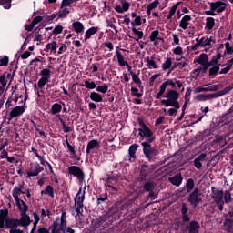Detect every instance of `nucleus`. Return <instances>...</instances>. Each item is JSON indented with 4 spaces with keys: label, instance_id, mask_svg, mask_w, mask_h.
Instances as JSON below:
<instances>
[{
    "label": "nucleus",
    "instance_id": "nucleus-54",
    "mask_svg": "<svg viewBox=\"0 0 233 233\" xmlns=\"http://www.w3.org/2000/svg\"><path fill=\"white\" fill-rule=\"evenodd\" d=\"M131 76L132 80L134 81V83H136V85H141V79L136 75V73L131 72Z\"/></svg>",
    "mask_w": 233,
    "mask_h": 233
},
{
    "label": "nucleus",
    "instance_id": "nucleus-28",
    "mask_svg": "<svg viewBox=\"0 0 233 233\" xmlns=\"http://www.w3.org/2000/svg\"><path fill=\"white\" fill-rule=\"evenodd\" d=\"M94 148H99V142L97 140H91L88 142L86 154H90V150H94Z\"/></svg>",
    "mask_w": 233,
    "mask_h": 233
},
{
    "label": "nucleus",
    "instance_id": "nucleus-60",
    "mask_svg": "<svg viewBox=\"0 0 233 233\" xmlns=\"http://www.w3.org/2000/svg\"><path fill=\"white\" fill-rule=\"evenodd\" d=\"M131 24L133 26H141V16H137Z\"/></svg>",
    "mask_w": 233,
    "mask_h": 233
},
{
    "label": "nucleus",
    "instance_id": "nucleus-46",
    "mask_svg": "<svg viewBox=\"0 0 233 233\" xmlns=\"http://www.w3.org/2000/svg\"><path fill=\"white\" fill-rule=\"evenodd\" d=\"M96 90V92H100V94H106V92H108V86L106 84L98 86Z\"/></svg>",
    "mask_w": 233,
    "mask_h": 233
},
{
    "label": "nucleus",
    "instance_id": "nucleus-24",
    "mask_svg": "<svg viewBox=\"0 0 233 233\" xmlns=\"http://www.w3.org/2000/svg\"><path fill=\"white\" fill-rule=\"evenodd\" d=\"M137 148H139V146L137 144H133L129 147V161H133L134 159H136V152H137Z\"/></svg>",
    "mask_w": 233,
    "mask_h": 233
},
{
    "label": "nucleus",
    "instance_id": "nucleus-11",
    "mask_svg": "<svg viewBox=\"0 0 233 233\" xmlns=\"http://www.w3.org/2000/svg\"><path fill=\"white\" fill-rule=\"evenodd\" d=\"M25 110L26 108L25 107V106H17L14 107L9 114L8 121L10 122L12 119L21 117V116L25 114Z\"/></svg>",
    "mask_w": 233,
    "mask_h": 233
},
{
    "label": "nucleus",
    "instance_id": "nucleus-35",
    "mask_svg": "<svg viewBox=\"0 0 233 233\" xmlns=\"http://www.w3.org/2000/svg\"><path fill=\"white\" fill-rule=\"evenodd\" d=\"M42 196H50V198H54V187L52 186H46L44 190L41 191Z\"/></svg>",
    "mask_w": 233,
    "mask_h": 233
},
{
    "label": "nucleus",
    "instance_id": "nucleus-41",
    "mask_svg": "<svg viewBox=\"0 0 233 233\" xmlns=\"http://www.w3.org/2000/svg\"><path fill=\"white\" fill-rule=\"evenodd\" d=\"M66 50H68L66 44H64V43L58 44V51H56L58 56H61V54H65Z\"/></svg>",
    "mask_w": 233,
    "mask_h": 233
},
{
    "label": "nucleus",
    "instance_id": "nucleus-49",
    "mask_svg": "<svg viewBox=\"0 0 233 233\" xmlns=\"http://www.w3.org/2000/svg\"><path fill=\"white\" fill-rule=\"evenodd\" d=\"M67 145V148L69 150V152L71 153V155L73 156V157H75V159H77V154L76 153V149L74 148V147L72 145H70V143H66Z\"/></svg>",
    "mask_w": 233,
    "mask_h": 233
},
{
    "label": "nucleus",
    "instance_id": "nucleus-48",
    "mask_svg": "<svg viewBox=\"0 0 233 233\" xmlns=\"http://www.w3.org/2000/svg\"><path fill=\"white\" fill-rule=\"evenodd\" d=\"M186 187L187 192H192V190L194 189V180L192 178H189L187 181Z\"/></svg>",
    "mask_w": 233,
    "mask_h": 233
},
{
    "label": "nucleus",
    "instance_id": "nucleus-19",
    "mask_svg": "<svg viewBox=\"0 0 233 233\" xmlns=\"http://www.w3.org/2000/svg\"><path fill=\"white\" fill-rule=\"evenodd\" d=\"M68 170L72 176H76L78 179H83V171L76 166H71Z\"/></svg>",
    "mask_w": 233,
    "mask_h": 233
},
{
    "label": "nucleus",
    "instance_id": "nucleus-10",
    "mask_svg": "<svg viewBox=\"0 0 233 233\" xmlns=\"http://www.w3.org/2000/svg\"><path fill=\"white\" fill-rule=\"evenodd\" d=\"M151 142H142V147H143V152L147 157V159H150L152 156H157V150L154 149L152 146L150 145Z\"/></svg>",
    "mask_w": 233,
    "mask_h": 233
},
{
    "label": "nucleus",
    "instance_id": "nucleus-12",
    "mask_svg": "<svg viewBox=\"0 0 233 233\" xmlns=\"http://www.w3.org/2000/svg\"><path fill=\"white\" fill-rule=\"evenodd\" d=\"M218 86L207 84L202 85L195 89L194 94H201V92H218Z\"/></svg>",
    "mask_w": 233,
    "mask_h": 233
},
{
    "label": "nucleus",
    "instance_id": "nucleus-50",
    "mask_svg": "<svg viewBox=\"0 0 233 233\" xmlns=\"http://www.w3.org/2000/svg\"><path fill=\"white\" fill-rule=\"evenodd\" d=\"M224 200L225 203H230L232 201V195L230 194V191H225Z\"/></svg>",
    "mask_w": 233,
    "mask_h": 233
},
{
    "label": "nucleus",
    "instance_id": "nucleus-61",
    "mask_svg": "<svg viewBox=\"0 0 233 233\" xmlns=\"http://www.w3.org/2000/svg\"><path fill=\"white\" fill-rule=\"evenodd\" d=\"M8 157V151L6 149L0 150V159H6Z\"/></svg>",
    "mask_w": 233,
    "mask_h": 233
},
{
    "label": "nucleus",
    "instance_id": "nucleus-52",
    "mask_svg": "<svg viewBox=\"0 0 233 233\" xmlns=\"http://www.w3.org/2000/svg\"><path fill=\"white\" fill-rule=\"evenodd\" d=\"M68 14H70V11H68V8H64V9L62 10V12H60V13L58 14V17H59L60 19H63V18L66 17V15H68Z\"/></svg>",
    "mask_w": 233,
    "mask_h": 233
},
{
    "label": "nucleus",
    "instance_id": "nucleus-56",
    "mask_svg": "<svg viewBox=\"0 0 233 233\" xmlns=\"http://www.w3.org/2000/svg\"><path fill=\"white\" fill-rule=\"evenodd\" d=\"M46 83H48V80H46V78H40L38 80V84H37V86L38 88H43V86H45V85H46Z\"/></svg>",
    "mask_w": 233,
    "mask_h": 233
},
{
    "label": "nucleus",
    "instance_id": "nucleus-55",
    "mask_svg": "<svg viewBox=\"0 0 233 233\" xmlns=\"http://www.w3.org/2000/svg\"><path fill=\"white\" fill-rule=\"evenodd\" d=\"M173 54H175V56H183V47L177 46L173 49Z\"/></svg>",
    "mask_w": 233,
    "mask_h": 233
},
{
    "label": "nucleus",
    "instance_id": "nucleus-34",
    "mask_svg": "<svg viewBox=\"0 0 233 233\" xmlns=\"http://www.w3.org/2000/svg\"><path fill=\"white\" fill-rule=\"evenodd\" d=\"M178 6H179V3H177L173 6L169 7V13L167 15V19H168L169 21L172 20V17H174L176 14V10H177Z\"/></svg>",
    "mask_w": 233,
    "mask_h": 233
},
{
    "label": "nucleus",
    "instance_id": "nucleus-7",
    "mask_svg": "<svg viewBox=\"0 0 233 233\" xmlns=\"http://www.w3.org/2000/svg\"><path fill=\"white\" fill-rule=\"evenodd\" d=\"M196 44L190 46V50H198V48H205V46H212L214 45V37L212 36H204L202 38H197Z\"/></svg>",
    "mask_w": 233,
    "mask_h": 233
},
{
    "label": "nucleus",
    "instance_id": "nucleus-42",
    "mask_svg": "<svg viewBox=\"0 0 233 233\" xmlns=\"http://www.w3.org/2000/svg\"><path fill=\"white\" fill-rule=\"evenodd\" d=\"M172 68V58H167L166 61L162 64L163 70H168Z\"/></svg>",
    "mask_w": 233,
    "mask_h": 233
},
{
    "label": "nucleus",
    "instance_id": "nucleus-36",
    "mask_svg": "<svg viewBox=\"0 0 233 233\" xmlns=\"http://www.w3.org/2000/svg\"><path fill=\"white\" fill-rule=\"evenodd\" d=\"M116 59L120 66H127V65H128V62L125 61V57L119 51H116Z\"/></svg>",
    "mask_w": 233,
    "mask_h": 233
},
{
    "label": "nucleus",
    "instance_id": "nucleus-4",
    "mask_svg": "<svg viewBox=\"0 0 233 233\" xmlns=\"http://www.w3.org/2000/svg\"><path fill=\"white\" fill-rule=\"evenodd\" d=\"M86 192V186L84 187H80L76 196L74 198V201H75L74 208L76 212V216H81L83 214V207H85L83 202L85 201Z\"/></svg>",
    "mask_w": 233,
    "mask_h": 233
},
{
    "label": "nucleus",
    "instance_id": "nucleus-40",
    "mask_svg": "<svg viewBox=\"0 0 233 233\" xmlns=\"http://www.w3.org/2000/svg\"><path fill=\"white\" fill-rule=\"evenodd\" d=\"M0 5L5 10H10L12 8V0H0Z\"/></svg>",
    "mask_w": 233,
    "mask_h": 233
},
{
    "label": "nucleus",
    "instance_id": "nucleus-2",
    "mask_svg": "<svg viewBox=\"0 0 233 233\" xmlns=\"http://www.w3.org/2000/svg\"><path fill=\"white\" fill-rule=\"evenodd\" d=\"M5 223L6 228H15L19 225L17 219L8 218V209L6 208L0 210V228H5Z\"/></svg>",
    "mask_w": 233,
    "mask_h": 233
},
{
    "label": "nucleus",
    "instance_id": "nucleus-17",
    "mask_svg": "<svg viewBox=\"0 0 233 233\" xmlns=\"http://www.w3.org/2000/svg\"><path fill=\"white\" fill-rule=\"evenodd\" d=\"M120 3L121 5H117L115 7L117 14H124V12H128V10H130V4L126 0H121Z\"/></svg>",
    "mask_w": 233,
    "mask_h": 233
},
{
    "label": "nucleus",
    "instance_id": "nucleus-32",
    "mask_svg": "<svg viewBox=\"0 0 233 233\" xmlns=\"http://www.w3.org/2000/svg\"><path fill=\"white\" fill-rule=\"evenodd\" d=\"M214 97H217V96H214V95H212V94H210V95L200 94V95H198L197 96H195V100L196 101H208V99H214Z\"/></svg>",
    "mask_w": 233,
    "mask_h": 233
},
{
    "label": "nucleus",
    "instance_id": "nucleus-53",
    "mask_svg": "<svg viewBox=\"0 0 233 233\" xmlns=\"http://www.w3.org/2000/svg\"><path fill=\"white\" fill-rule=\"evenodd\" d=\"M157 6H159V0H154L147 5V8H149V10H154V8H157Z\"/></svg>",
    "mask_w": 233,
    "mask_h": 233
},
{
    "label": "nucleus",
    "instance_id": "nucleus-14",
    "mask_svg": "<svg viewBox=\"0 0 233 233\" xmlns=\"http://www.w3.org/2000/svg\"><path fill=\"white\" fill-rule=\"evenodd\" d=\"M201 195L199 194V190L196 188L188 197L187 201L190 205L198 207L201 201Z\"/></svg>",
    "mask_w": 233,
    "mask_h": 233
},
{
    "label": "nucleus",
    "instance_id": "nucleus-21",
    "mask_svg": "<svg viewBox=\"0 0 233 233\" xmlns=\"http://www.w3.org/2000/svg\"><path fill=\"white\" fill-rule=\"evenodd\" d=\"M169 181L172 185H175L176 187H179L181 183H183V177L181 176V173H177L173 177H170Z\"/></svg>",
    "mask_w": 233,
    "mask_h": 233
},
{
    "label": "nucleus",
    "instance_id": "nucleus-33",
    "mask_svg": "<svg viewBox=\"0 0 233 233\" xmlns=\"http://www.w3.org/2000/svg\"><path fill=\"white\" fill-rule=\"evenodd\" d=\"M89 97L90 100L95 101V103H101L103 101V96L99 93L92 92Z\"/></svg>",
    "mask_w": 233,
    "mask_h": 233
},
{
    "label": "nucleus",
    "instance_id": "nucleus-9",
    "mask_svg": "<svg viewBox=\"0 0 233 233\" xmlns=\"http://www.w3.org/2000/svg\"><path fill=\"white\" fill-rule=\"evenodd\" d=\"M211 196L214 201L217 203L218 210H223V205H225L223 202V191L212 187Z\"/></svg>",
    "mask_w": 233,
    "mask_h": 233
},
{
    "label": "nucleus",
    "instance_id": "nucleus-5",
    "mask_svg": "<svg viewBox=\"0 0 233 233\" xmlns=\"http://www.w3.org/2000/svg\"><path fill=\"white\" fill-rule=\"evenodd\" d=\"M227 8V3L223 1H216L209 3V10L205 11L206 15H216L222 14Z\"/></svg>",
    "mask_w": 233,
    "mask_h": 233
},
{
    "label": "nucleus",
    "instance_id": "nucleus-62",
    "mask_svg": "<svg viewBox=\"0 0 233 233\" xmlns=\"http://www.w3.org/2000/svg\"><path fill=\"white\" fill-rule=\"evenodd\" d=\"M179 108H181V107L169 108L167 111L168 116H176V114H177V111L179 110Z\"/></svg>",
    "mask_w": 233,
    "mask_h": 233
},
{
    "label": "nucleus",
    "instance_id": "nucleus-26",
    "mask_svg": "<svg viewBox=\"0 0 233 233\" xmlns=\"http://www.w3.org/2000/svg\"><path fill=\"white\" fill-rule=\"evenodd\" d=\"M149 39L152 43H154V45H157V41H163L162 37H159V31L158 30H155L151 33Z\"/></svg>",
    "mask_w": 233,
    "mask_h": 233
},
{
    "label": "nucleus",
    "instance_id": "nucleus-1",
    "mask_svg": "<svg viewBox=\"0 0 233 233\" xmlns=\"http://www.w3.org/2000/svg\"><path fill=\"white\" fill-rule=\"evenodd\" d=\"M167 100H161V105H164V106H173V108H181V106L179 105V102L177 99H179V93L176 90H169L166 96Z\"/></svg>",
    "mask_w": 233,
    "mask_h": 233
},
{
    "label": "nucleus",
    "instance_id": "nucleus-43",
    "mask_svg": "<svg viewBox=\"0 0 233 233\" xmlns=\"http://www.w3.org/2000/svg\"><path fill=\"white\" fill-rule=\"evenodd\" d=\"M144 188L147 192H150V196L153 197L154 193H152V190H154V183L147 182L145 184Z\"/></svg>",
    "mask_w": 233,
    "mask_h": 233
},
{
    "label": "nucleus",
    "instance_id": "nucleus-57",
    "mask_svg": "<svg viewBox=\"0 0 233 233\" xmlns=\"http://www.w3.org/2000/svg\"><path fill=\"white\" fill-rule=\"evenodd\" d=\"M131 92H132L133 96H135V97H142V96H143L141 93H139V89L136 88V87H132Z\"/></svg>",
    "mask_w": 233,
    "mask_h": 233
},
{
    "label": "nucleus",
    "instance_id": "nucleus-8",
    "mask_svg": "<svg viewBox=\"0 0 233 233\" xmlns=\"http://www.w3.org/2000/svg\"><path fill=\"white\" fill-rule=\"evenodd\" d=\"M66 230V213L63 212L61 215V222L60 224L57 221H55L51 226L52 233H65Z\"/></svg>",
    "mask_w": 233,
    "mask_h": 233
},
{
    "label": "nucleus",
    "instance_id": "nucleus-31",
    "mask_svg": "<svg viewBox=\"0 0 233 233\" xmlns=\"http://www.w3.org/2000/svg\"><path fill=\"white\" fill-rule=\"evenodd\" d=\"M99 30V27H91L85 33V41H88L92 35H94L97 31Z\"/></svg>",
    "mask_w": 233,
    "mask_h": 233
},
{
    "label": "nucleus",
    "instance_id": "nucleus-27",
    "mask_svg": "<svg viewBox=\"0 0 233 233\" xmlns=\"http://www.w3.org/2000/svg\"><path fill=\"white\" fill-rule=\"evenodd\" d=\"M216 25V20L213 17H208L206 19V25L205 28L208 32H210L212 28Z\"/></svg>",
    "mask_w": 233,
    "mask_h": 233
},
{
    "label": "nucleus",
    "instance_id": "nucleus-29",
    "mask_svg": "<svg viewBox=\"0 0 233 233\" xmlns=\"http://www.w3.org/2000/svg\"><path fill=\"white\" fill-rule=\"evenodd\" d=\"M145 61L147 63V66L149 70L157 69V64H156V61H154V58H150L149 56H147L145 58Z\"/></svg>",
    "mask_w": 233,
    "mask_h": 233
},
{
    "label": "nucleus",
    "instance_id": "nucleus-20",
    "mask_svg": "<svg viewBox=\"0 0 233 233\" xmlns=\"http://www.w3.org/2000/svg\"><path fill=\"white\" fill-rule=\"evenodd\" d=\"M23 188H25V187L23 185L15 187L13 188L12 196H13L15 201H19L21 199V198H19V196H21V194H23Z\"/></svg>",
    "mask_w": 233,
    "mask_h": 233
},
{
    "label": "nucleus",
    "instance_id": "nucleus-58",
    "mask_svg": "<svg viewBox=\"0 0 233 233\" xmlns=\"http://www.w3.org/2000/svg\"><path fill=\"white\" fill-rule=\"evenodd\" d=\"M225 46H226V54H229V56H232V54H233V49H232V47L230 46V43L226 42V43H225Z\"/></svg>",
    "mask_w": 233,
    "mask_h": 233
},
{
    "label": "nucleus",
    "instance_id": "nucleus-16",
    "mask_svg": "<svg viewBox=\"0 0 233 233\" xmlns=\"http://www.w3.org/2000/svg\"><path fill=\"white\" fill-rule=\"evenodd\" d=\"M17 223L20 227H24V228L27 229L28 227H30V223H32V220L30 219V216L26 213H22L21 218L17 219Z\"/></svg>",
    "mask_w": 233,
    "mask_h": 233
},
{
    "label": "nucleus",
    "instance_id": "nucleus-18",
    "mask_svg": "<svg viewBox=\"0 0 233 233\" xmlns=\"http://www.w3.org/2000/svg\"><path fill=\"white\" fill-rule=\"evenodd\" d=\"M58 44L57 41L53 40L46 45V52L50 54H57Z\"/></svg>",
    "mask_w": 233,
    "mask_h": 233
},
{
    "label": "nucleus",
    "instance_id": "nucleus-59",
    "mask_svg": "<svg viewBox=\"0 0 233 233\" xmlns=\"http://www.w3.org/2000/svg\"><path fill=\"white\" fill-rule=\"evenodd\" d=\"M63 32V26L62 25H56L54 30H53V34H55L56 35L61 34Z\"/></svg>",
    "mask_w": 233,
    "mask_h": 233
},
{
    "label": "nucleus",
    "instance_id": "nucleus-30",
    "mask_svg": "<svg viewBox=\"0 0 233 233\" xmlns=\"http://www.w3.org/2000/svg\"><path fill=\"white\" fill-rule=\"evenodd\" d=\"M195 63H198V65L205 66L208 63V56L207 54H201Z\"/></svg>",
    "mask_w": 233,
    "mask_h": 233
},
{
    "label": "nucleus",
    "instance_id": "nucleus-3",
    "mask_svg": "<svg viewBox=\"0 0 233 233\" xmlns=\"http://www.w3.org/2000/svg\"><path fill=\"white\" fill-rule=\"evenodd\" d=\"M192 21V16L186 15L179 21V28L178 32H184V37H192L194 35V30H192L190 26V22Z\"/></svg>",
    "mask_w": 233,
    "mask_h": 233
},
{
    "label": "nucleus",
    "instance_id": "nucleus-51",
    "mask_svg": "<svg viewBox=\"0 0 233 233\" xmlns=\"http://www.w3.org/2000/svg\"><path fill=\"white\" fill-rule=\"evenodd\" d=\"M8 65V56H0V66H6Z\"/></svg>",
    "mask_w": 233,
    "mask_h": 233
},
{
    "label": "nucleus",
    "instance_id": "nucleus-38",
    "mask_svg": "<svg viewBox=\"0 0 233 233\" xmlns=\"http://www.w3.org/2000/svg\"><path fill=\"white\" fill-rule=\"evenodd\" d=\"M82 86H85V88H87V90H94V88H96L97 86H96V82L94 81L90 82L88 80H85Z\"/></svg>",
    "mask_w": 233,
    "mask_h": 233
},
{
    "label": "nucleus",
    "instance_id": "nucleus-63",
    "mask_svg": "<svg viewBox=\"0 0 233 233\" xmlns=\"http://www.w3.org/2000/svg\"><path fill=\"white\" fill-rule=\"evenodd\" d=\"M233 89V86H228L226 88H224L221 92H220V96H225L227 94H228V92H230Z\"/></svg>",
    "mask_w": 233,
    "mask_h": 233
},
{
    "label": "nucleus",
    "instance_id": "nucleus-23",
    "mask_svg": "<svg viewBox=\"0 0 233 233\" xmlns=\"http://www.w3.org/2000/svg\"><path fill=\"white\" fill-rule=\"evenodd\" d=\"M15 205L18 207L21 214H26V212H28V206H26V203H25V201L22 199L15 200Z\"/></svg>",
    "mask_w": 233,
    "mask_h": 233
},
{
    "label": "nucleus",
    "instance_id": "nucleus-25",
    "mask_svg": "<svg viewBox=\"0 0 233 233\" xmlns=\"http://www.w3.org/2000/svg\"><path fill=\"white\" fill-rule=\"evenodd\" d=\"M72 27L74 28L76 34H83L85 32V25H83V23L81 22H74L72 24Z\"/></svg>",
    "mask_w": 233,
    "mask_h": 233
},
{
    "label": "nucleus",
    "instance_id": "nucleus-37",
    "mask_svg": "<svg viewBox=\"0 0 233 233\" xmlns=\"http://www.w3.org/2000/svg\"><path fill=\"white\" fill-rule=\"evenodd\" d=\"M63 110V106L59 103H55L51 106V114H59Z\"/></svg>",
    "mask_w": 233,
    "mask_h": 233
},
{
    "label": "nucleus",
    "instance_id": "nucleus-45",
    "mask_svg": "<svg viewBox=\"0 0 233 233\" xmlns=\"http://www.w3.org/2000/svg\"><path fill=\"white\" fill-rule=\"evenodd\" d=\"M40 75H41L42 79H46L47 81H49V79H50V70L49 69H46V68L43 69L41 71Z\"/></svg>",
    "mask_w": 233,
    "mask_h": 233
},
{
    "label": "nucleus",
    "instance_id": "nucleus-15",
    "mask_svg": "<svg viewBox=\"0 0 233 233\" xmlns=\"http://www.w3.org/2000/svg\"><path fill=\"white\" fill-rule=\"evenodd\" d=\"M224 228L228 233H233V211L228 212L224 221Z\"/></svg>",
    "mask_w": 233,
    "mask_h": 233
},
{
    "label": "nucleus",
    "instance_id": "nucleus-47",
    "mask_svg": "<svg viewBox=\"0 0 233 233\" xmlns=\"http://www.w3.org/2000/svg\"><path fill=\"white\" fill-rule=\"evenodd\" d=\"M132 32L136 35H137V37L138 38H135V40L136 41H139V39H143V35H144V34H143V31H139V30H137L136 27H132Z\"/></svg>",
    "mask_w": 233,
    "mask_h": 233
},
{
    "label": "nucleus",
    "instance_id": "nucleus-39",
    "mask_svg": "<svg viewBox=\"0 0 233 233\" xmlns=\"http://www.w3.org/2000/svg\"><path fill=\"white\" fill-rule=\"evenodd\" d=\"M166 91H167V84H166V82H164V83L160 86V90H159V92L157 94L156 99H161V96H163V94H165Z\"/></svg>",
    "mask_w": 233,
    "mask_h": 233
},
{
    "label": "nucleus",
    "instance_id": "nucleus-6",
    "mask_svg": "<svg viewBox=\"0 0 233 233\" xmlns=\"http://www.w3.org/2000/svg\"><path fill=\"white\" fill-rule=\"evenodd\" d=\"M139 128H138V136L142 137V139H147V143H152L156 137H154V133H152V130L147 127L145 122L141 121L139 122Z\"/></svg>",
    "mask_w": 233,
    "mask_h": 233
},
{
    "label": "nucleus",
    "instance_id": "nucleus-44",
    "mask_svg": "<svg viewBox=\"0 0 233 233\" xmlns=\"http://www.w3.org/2000/svg\"><path fill=\"white\" fill-rule=\"evenodd\" d=\"M232 65H233V58L228 62L227 66L225 68L221 69L220 74H228V72L230 71V68H232Z\"/></svg>",
    "mask_w": 233,
    "mask_h": 233
},
{
    "label": "nucleus",
    "instance_id": "nucleus-13",
    "mask_svg": "<svg viewBox=\"0 0 233 233\" xmlns=\"http://www.w3.org/2000/svg\"><path fill=\"white\" fill-rule=\"evenodd\" d=\"M43 167H41V165L38 163L32 164L30 169L26 171L27 177L39 176L40 172H43Z\"/></svg>",
    "mask_w": 233,
    "mask_h": 233
},
{
    "label": "nucleus",
    "instance_id": "nucleus-22",
    "mask_svg": "<svg viewBox=\"0 0 233 233\" xmlns=\"http://www.w3.org/2000/svg\"><path fill=\"white\" fill-rule=\"evenodd\" d=\"M199 223L198 221H191L187 226V230L189 233H199Z\"/></svg>",
    "mask_w": 233,
    "mask_h": 233
},
{
    "label": "nucleus",
    "instance_id": "nucleus-64",
    "mask_svg": "<svg viewBox=\"0 0 233 233\" xmlns=\"http://www.w3.org/2000/svg\"><path fill=\"white\" fill-rule=\"evenodd\" d=\"M38 233H50V230H48L46 228L43 226H39L37 229Z\"/></svg>",
    "mask_w": 233,
    "mask_h": 233
}]
</instances>
